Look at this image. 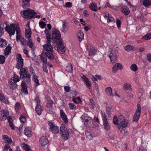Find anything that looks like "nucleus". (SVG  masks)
Returning <instances> with one entry per match:
<instances>
[{
  "mask_svg": "<svg viewBox=\"0 0 151 151\" xmlns=\"http://www.w3.org/2000/svg\"><path fill=\"white\" fill-rule=\"evenodd\" d=\"M52 39L53 43H55L57 46V50L58 52L63 53L65 52L62 39L61 38L60 33L59 31L55 28H53L52 34Z\"/></svg>",
  "mask_w": 151,
  "mask_h": 151,
  "instance_id": "1",
  "label": "nucleus"
},
{
  "mask_svg": "<svg viewBox=\"0 0 151 151\" xmlns=\"http://www.w3.org/2000/svg\"><path fill=\"white\" fill-rule=\"evenodd\" d=\"M21 14L22 17L28 19L35 18V14L36 13L33 10L28 8L26 10H23L21 12Z\"/></svg>",
  "mask_w": 151,
  "mask_h": 151,
  "instance_id": "2",
  "label": "nucleus"
},
{
  "mask_svg": "<svg viewBox=\"0 0 151 151\" xmlns=\"http://www.w3.org/2000/svg\"><path fill=\"white\" fill-rule=\"evenodd\" d=\"M40 59L41 61L45 64H46L47 63V57L48 59L51 60H53L54 56L53 54L51 53H46L43 52L40 55Z\"/></svg>",
  "mask_w": 151,
  "mask_h": 151,
  "instance_id": "3",
  "label": "nucleus"
},
{
  "mask_svg": "<svg viewBox=\"0 0 151 151\" xmlns=\"http://www.w3.org/2000/svg\"><path fill=\"white\" fill-rule=\"evenodd\" d=\"M100 113L103 121L104 129L107 131L111 128V125L109 123V120L107 119V116L105 112L101 111Z\"/></svg>",
  "mask_w": 151,
  "mask_h": 151,
  "instance_id": "4",
  "label": "nucleus"
},
{
  "mask_svg": "<svg viewBox=\"0 0 151 151\" xmlns=\"http://www.w3.org/2000/svg\"><path fill=\"white\" fill-rule=\"evenodd\" d=\"M60 133L61 137L65 140H67L69 136L68 131L65 125L62 124L60 128Z\"/></svg>",
  "mask_w": 151,
  "mask_h": 151,
  "instance_id": "5",
  "label": "nucleus"
},
{
  "mask_svg": "<svg viewBox=\"0 0 151 151\" xmlns=\"http://www.w3.org/2000/svg\"><path fill=\"white\" fill-rule=\"evenodd\" d=\"M48 124L49 126V129L52 133L56 134L59 132V127L54 123L48 122Z\"/></svg>",
  "mask_w": 151,
  "mask_h": 151,
  "instance_id": "6",
  "label": "nucleus"
},
{
  "mask_svg": "<svg viewBox=\"0 0 151 151\" xmlns=\"http://www.w3.org/2000/svg\"><path fill=\"white\" fill-rule=\"evenodd\" d=\"M5 30L9 33L10 37L14 35L16 31L15 24H11L10 26H6L5 29Z\"/></svg>",
  "mask_w": 151,
  "mask_h": 151,
  "instance_id": "7",
  "label": "nucleus"
},
{
  "mask_svg": "<svg viewBox=\"0 0 151 151\" xmlns=\"http://www.w3.org/2000/svg\"><path fill=\"white\" fill-rule=\"evenodd\" d=\"M141 112V107L140 104H138L135 113L134 114L133 119V121L137 122L139 119Z\"/></svg>",
  "mask_w": 151,
  "mask_h": 151,
  "instance_id": "8",
  "label": "nucleus"
},
{
  "mask_svg": "<svg viewBox=\"0 0 151 151\" xmlns=\"http://www.w3.org/2000/svg\"><path fill=\"white\" fill-rule=\"evenodd\" d=\"M51 42H46V43L43 45V49L46 51L45 52L50 53L53 54V47L50 44Z\"/></svg>",
  "mask_w": 151,
  "mask_h": 151,
  "instance_id": "9",
  "label": "nucleus"
},
{
  "mask_svg": "<svg viewBox=\"0 0 151 151\" xmlns=\"http://www.w3.org/2000/svg\"><path fill=\"white\" fill-rule=\"evenodd\" d=\"M117 52L115 50H112L109 56L110 58L111 61L112 63H115L117 61Z\"/></svg>",
  "mask_w": 151,
  "mask_h": 151,
  "instance_id": "10",
  "label": "nucleus"
},
{
  "mask_svg": "<svg viewBox=\"0 0 151 151\" xmlns=\"http://www.w3.org/2000/svg\"><path fill=\"white\" fill-rule=\"evenodd\" d=\"M9 115V113L8 111L2 110L0 113V120L1 121H4L6 120Z\"/></svg>",
  "mask_w": 151,
  "mask_h": 151,
  "instance_id": "11",
  "label": "nucleus"
},
{
  "mask_svg": "<svg viewBox=\"0 0 151 151\" xmlns=\"http://www.w3.org/2000/svg\"><path fill=\"white\" fill-rule=\"evenodd\" d=\"M17 68L18 69H21V68H22L23 65V60L22 58L21 55L20 54H17Z\"/></svg>",
  "mask_w": 151,
  "mask_h": 151,
  "instance_id": "12",
  "label": "nucleus"
},
{
  "mask_svg": "<svg viewBox=\"0 0 151 151\" xmlns=\"http://www.w3.org/2000/svg\"><path fill=\"white\" fill-rule=\"evenodd\" d=\"M32 32L29 27V22H28L26 24L25 29V36L28 39L30 38L31 37Z\"/></svg>",
  "mask_w": 151,
  "mask_h": 151,
  "instance_id": "13",
  "label": "nucleus"
},
{
  "mask_svg": "<svg viewBox=\"0 0 151 151\" xmlns=\"http://www.w3.org/2000/svg\"><path fill=\"white\" fill-rule=\"evenodd\" d=\"M81 77L86 84V86L89 89H91V84L89 80V79L85 75L83 74H81Z\"/></svg>",
  "mask_w": 151,
  "mask_h": 151,
  "instance_id": "14",
  "label": "nucleus"
},
{
  "mask_svg": "<svg viewBox=\"0 0 151 151\" xmlns=\"http://www.w3.org/2000/svg\"><path fill=\"white\" fill-rule=\"evenodd\" d=\"M21 92L25 94H27L28 93L27 86L24 81H23L21 83Z\"/></svg>",
  "mask_w": 151,
  "mask_h": 151,
  "instance_id": "15",
  "label": "nucleus"
},
{
  "mask_svg": "<svg viewBox=\"0 0 151 151\" xmlns=\"http://www.w3.org/2000/svg\"><path fill=\"white\" fill-rule=\"evenodd\" d=\"M19 74L20 77L22 79H25L27 75L30 74L29 73H27L26 70L24 68H21L19 71Z\"/></svg>",
  "mask_w": 151,
  "mask_h": 151,
  "instance_id": "16",
  "label": "nucleus"
},
{
  "mask_svg": "<svg viewBox=\"0 0 151 151\" xmlns=\"http://www.w3.org/2000/svg\"><path fill=\"white\" fill-rule=\"evenodd\" d=\"M63 25L61 31L65 33L67 32L68 29V24L67 22L65 20L62 21Z\"/></svg>",
  "mask_w": 151,
  "mask_h": 151,
  "instance_id": "17",
  "label": "nucleus"
},
{
  "mask_svg": "<svg viewBox=\"0 0 151 151\" xmlns=\"http://www.w3.org/2000/svg\"><path fill=\"white\" fill-rule=\"evenodd\" d=\"M40 142L42 145H45L48 143L47 137L46 136H42L40 139Z\"/></svg>",
  "mask_w": 151,
  "mask_h": 151,
  "instance_id": "18",
  "label": "nucleus"
},
{
  "mask_svg": "<svg viewBox=\"0 0 151 151\" xmlns=\"http://www.w3.org/2000/svg\"><path fill=\"white\" fill-rule=\"evenodd\" d=\"M47 102L46 104L47 110H48L49 112H50V111L52 109V105L54 104V102L52 100L50 99L47 100Z\"/></svg>",
  "mask_w": 151,
  "mask_h": 151,
  "instance_id": "19",
  "label": "nucleus"
},
{
  "mask_svg": "<svg viewBox=\"0 0 151 151\" xmlns=\"http://www.w3.org/2000/svg\"><path fill=\"white\" fill-rule=\"evenodd\" d=\"M60 114L64 122L65 123H67L68 122V119L67 116L62 109H61L60 111Z\"/></svg>",
  "mask_w": 151,
  "mask_h": 151,
  "instance_id": "20",
  "label": "nucleus"
},
{
  "mask_svg": "<svg viewBox=\"0 0 151 151\" xmlns=\"http://www.w3.org/2000/svg\"><path fill=\"white\" fill-rule=\"evenodd\" d=\"M122 12L125 15L129 14L130 13V11L129 8L127 6H123L121 8Z\"/></svg>",
  "mask_w": 151,
  "mask_h": 151,
  "instance_id": "21",
  "label": "nucleus"
},
{
  "mask_svg": "<svg viewBox=\"0 0 151 151\" xmlns=\"http://www.w3.org/2000/svg\"><path fill=\"white\" fill-rule=\"evenodd\" d=\"M84 124L88 127H91L92 126L93 124L91 121V117L88 118L84 122Z\"/></svg>",
  "mask_w": 151,
  "mask_h": 151,
  "instance_id": "22",
  "label": "nucleus"
},
{
  "mask_svg": "<svg viewBox=\"0 0 151 151\" xmlns=\"http://www.w3.org/2000/svg\"><path fill=\"white\" fill-rule=\"evenodd\" d=\"M2 138L6 143L10 144L12 142L11 138L6 135H3Z\"/></svg>",
  "mask_w": 151,
  "mask_h": 151,
  "instance_id": "23",
  "label": "nucleus"
},
{
  "mask_svg": "<svg viewBox=\"0 0 151 151\" xmlns=\"http://www.w3.org/2000/svg\"><path fill=\"white\" fill-rule=\"evenodd\" d=\"M22 6L24 8L27 9L29 6L30 0H22Z\"/></svg>",
  "mask_w": 151,
  "mask_h": 151,
  "instance_id": "24",
  "label": "nucleus"
},
{
  "mask_svg": "<svg viewBox=\"0 0 151 151\" xmlns=\"http://www.w3.org/2000/svg\"><path fill=\"white\" fill-rule=\"evenodd\" d=\"M31 128L29 127H27L24 130L25 134L28 137H31L32 136Z\"/></svg>",
  "mask_w": 151,
  "mask_h": 151,
  "instance_id": "25",
  "label": "nucleus"
},
{
  "mask_svg": "<svg viewBox=\"0 0 151 151\" xmlns=\"http://www.w3.org/2000/svg\"><path fill=\"white\" fill-rule=\"evenodd\" d=\"M35 110L37 114L39 115H40L41 114L42 112V107L41 105H36Z\"/></svg>",
  "mask_w": 151,
  "mask_h": 151,
  "instance_id": "26",
  "label": "nucleus"
},
{
  "mask_svg": "<svg viewBox=\"0 0 151 151\" xmlns=\"http://www.w3.org/2000/svg\"><path fill=\"white\" fill-rule=\"evenodd\" d=\"M89 7L91 10L93 11H96L97 10L98 8L96 3H90Z\"/></svg>",
  "mask_w": 151,
  "mask_h": 151,
  "instance_id": "27",
  "label": "nucleus"
},
{
  "mask_svg": "<svg viewBox=\"0 0 151 151\" xmlns=\"http://www.w3.org/2000/svg\"><path fill=\"white\" fill-rule=\"evenodd\" d=\"M14 109L17 114H19L21 110V105L19 102H17L16 103L14 106Z\"/></svg>",
  "mask_w": 151,
  "mask_h": 151,
  "instance_id": "28",
  "label": "nucleus"
},
{
  "mask_svg": "<svg viewBox=\"0 0 151 151\" xmlns=\"http://www.w3.org/2000/svg\"><path fill=\"white\" fill-rule=\"evenodd\" d=\"M38 77L35 74H34L32 76L33 80L35 83V87H37L40 85L39 80L38 79Z\"/></svg>",
  "mask_w": 151,
  "mask_h": 151,
  "instance_id": "29",
  "label": "nucleus"
},
{
  "mask_svg": "<svg viewBox=\"0 0 151 151\" xmlns=\"http://www.w3.org/2000/svg\"><path fill=\"white\" fill-rule=\"evenodd\" d=\"M7 119L8 121L11 128L13 129H15V127L14 126L12 122V119L11 116L9 115Z\"/></svg>",
  "mask_w": 151,
  "mask_h": 151,
  "instance_id": "30",
  "label": "nucleus"
},
{
  "mask_svg": "<svg viewBox=\"0 0 151 151\" xmlns=\"http://www.w3.org/2000/svg\"><path fill=\"white\" fill-rule=\"evenodd\" d=\"M22 148L26 151H30L31 150L30 146L24 143H22L21 145Z\"/></svg>",
  "mask_w": 151,
  "mask_h": 151,
  "instance_id": "31",
  "label": "nucleus"
},
{
  "mask_svg": "<svg viewBox=\"0 0 151 151\" xmlns=\"http://www.w3.org/2000/svg\"><path fill=\"white\" fill-rule=\"evenodd\" d=\"M6 45V40L3 38H0V47H5Z\"/></svg>",
  "mask_w": 151,
  "mask_h": 151,
  "instance_id": "32",
  "label": "nucleus"
},
{
  "mask_svg": "<svg viewBox=\"0 0 151 151\" xmlns=\"http://www.w3.org/2000/svg\"><path fill=\"white\" fill-rule=\"evenodd\" d=\"M0 101L6 104H9V101L8 99H6L3 95L0 93Z\"/></svg>",
  "mask_w": 151,
  "mask_h": 151,
  "instance_id": "33",
  "label": "nucleus"
},
{
  "mask_svg": "<svg viewBox=\"0 0 151 151\" xmlns=\"http://www.w3.org/2000/svg\"><path fill=\"white\" fill-rule=\"evenodd\" d=\"M11 50V46L9 45L6 48L4 52L6 55H7L10 53Z\"/></svg>",
  "mask_w": 151,
  "mask_h": 151,
  "instance_id": "34",
  "label": "nucleus"
},
{
  "mask_svg": "<svg viewBox=\"0 0 151 151\" xmlns=\"http://www.w3.org/2000/svg\"><path fill=\"white\" fill-rule=\"evenodd\" d=\"M124 49L127 51H130L134 50L135 48L133 46L128 45L124 47Z\"/></svg>",
  "mask_w": 151,
  "mask_h": 151,
  "instance_id": "35",
  "label": "nucleus"
},
{
  "mask_svg": "<svg viewBox=\"0 0 151 151\" xmlns=\"http://www.w3.org/2000/svg\"><path fill=\"white\" fill-rule=\"evenodd\" d=\"M106 91L107 95L110 96H113V94L112 93V90L111 87H109L106 88Z\"/></svg>",
  "mask_w": 151,
  "mask_h": 151,
  "instance_id": "36",
  "label": "nucleus"
},
{
  "mask_svg": "<svg viewBox=\"0 0 151 151\" xmlns=\"http://www.w3.org/2000/svg\"><path fill=\"white\" fill-rule=\"evenodd\" d=\"M77 35L79 40L80 41H81L83 39L84 34L81 30H79L78 32Z\"/></svg>",
  "mask_w": 151,
  "mask_h": 151,
  "instance_id": "37",
  "label": "nucleus"
},
{
  "mask_svg": "<svg viewBox=\"0 0 151 151\" xmlns=\"http://www.w3.org/2000/svg\"><path fill=\"white\" fill-rule=\"evenodd\" d=\"M142 4L145 6H148L151 5V0H143Z\"/></svg>",
  "mask_w": 151,
  "mask_h": 151,
  "instance_id": "38",
  "label": "nucleus"
},
{
  "mask_svg": "<svg viewBox=\"0 0 151 151\" xmlns=\"http://www.w3.org/2000/svg\"><path fill=\"white\" fill-rule=\"evenodd\" d=\"M10 83L11 85L10 86V88L12 89V90L17 88L18 86L16 82L14 81L12 82V81H11Z\"/></svg>",
  "mask_w": 151,
  "mask_h": 151,
  "instance_id": "39",
  "label": "nucleus"
},
{
  "mask_svg": "<svg viewBox=\"0 0 151 151\" xmlns=\"http://www.w3.org/2000/svg\"><path fill=\"white\" fill-rule=\"evenodd\" d=\"M66 69L68 72H71L73 71V68L71 63L68 64V65L66 67Z\"/></svg>",
  "mask_w": 151,
  "mask_h": 151,
  "instance_id": "40",
  "label": "nucleus"
},
{
  "mask_svg": "<svg viewBox=\"0 0 151 151\" xmlns=\"http://www.w3.org/2000/svg\"><path fill=\"white\" fill-rule=\"evenodd\" d=\"M131 70L134 72H136L138 70L137 65L134 64H132L130 66Z\"/></svg>",
  "mask_w": 151,
  "mask_h": 151,
  "instance_id": "41",
  "label": "nucleus"
},
{
  "mask_svg": "<svg viewBox=\"0 0 151 151\" xmlns=\"http://www.w3.org/2000/svg\"><path fill=\"white\" fill-rule=\"evenodd\" d=\"M21 77H19L16 74H14L12 81L16 82L19 81Z\"/></svg>",
  "mask_w": 151,
  "mask_h": 151,
  "instance_id": "42",
  "label": "nucleus"
},
{
  "mask_svg": "<svg viewBox=\"0 0 151 151\" xmlns=\"http://www.w3.org/2000/svg\"><path fill=\"white\" fill-rule=\"evenodd\" d=\"M96 52V50L93 47L90 48V50L89 51V54L90 56L94 55Z\"/></svg>",
  "mask_w": 151,
  "mask_h": 151,
  "instance_id": "43",
  "label": "nucleus"
},
{
  "mask_svg": "<svg viewBox=\"0 0 151 151\" xmlns=\"http://www.w3.org/2000/svg\"><path fill=\"white\" fill-rule=\"evenodd\" d=\"M85 135L86 138L89 139H91L93 138L92 134L88 131H86Z\"/></svg>",
  "mask_w": 151,
  "mask_h": 151,
  "instance_id": "44",
  "label": "nucleus"
},
{
  "mask_svg": "<svg viewBox=\"0 0 151 151\" xmlns=\"http://www.w3.org/2000/svg\"><path fill=\"white\" fill-rule=\"evenodd\" d=\"M120 126L123 128H125L127 126V123L125 120H124L119 122Z\"/></svg>",
  "mask_w": 151,
  "mask_h": 151,
  "instance_id": "45",
  "label": "nucleus"
},
{
  "mask_svg": "<svg viewBox=\"0 0 151 151\" xmlns=\"http://www.w3.org/2000/svg\"><path fill=\"white\" fill-rule=\"evenodd\" d=\"M143 39L145 40H149L151 39V32L148 33L142 37Z\"/></svg>",
  "mask_w": 151,
  "mask_h": 151,
  "instance_id": "46",
  "label": "nucleus"
},
{
  "mask_svg": "<svg viewBox=\"0 0 151 151\" xmlns=\"http://www.w3.org/2000/svg\"><path fill=\"white\" fill-rule=\"evenodd\" d=\"M113 123L114 124L116 125H118V123H119L118 118L116 116H114L113 119Z\"/></svg>",
  "mask_w": 151,
  "mask_h": 151,
  "instance_id": "47",
  "label": "nucleus"
},
{
  "mask_svg": "<svg viewBox=\"0 0 151 151\" xmlns=\"http://www.w3.org/2000/svg\"><path fill=\"white\" fill-rule=\"evenodd\" d=\"M89 104L90 106V107L93 109L94 108L95 106V102L93 99L90 100V103Z\"/></svg>",
  "mask_w": 151,
  "mask_h": 151,
  "instance_id": "48",
  "label": "nucleus"
},
{
  "mask_svg": "<svg viewBox=\"0 0 151 151\" xmlns=\"http://www.w3.org/2000/svg\"><path fill=\"white\" fill-rule=\"evenodd\" d=\"M28 39V42L27 43V45L30 48H32L33 45V43L31 39L29 38Z\"/></svg>",
  "mask_w": 151,
  "mask_h": 151,
  "instance_id": "49",
  "label": "nucleus"
},
{
  "mask_svg": "<svg viewBox=\"0 0 151 151\" xmlns=\"http://www.w3.org/2000/svg\"><path fill=\"white\" fill-rule=\"evenodd\" d=\"M31 76L30 74H28L27 76L26 80L24 81L25 82V81L28 84L30 83L31 81Z\"/></svg>",
  "mask_w": 151,
  "mask_h": 151,
  "instance_id": "50",
  "label": "nucleus"
},
{
  "mask_svg": "<svg viewBox=\"0 0 151 151\" xmlns=\"http://www.w3.org/2000/svg\"><path fill=\"white\" fill-rule=\"evenodd\" d=\"M90 117L87 114H84L82 116L81 118L83 120L85 121Z\"/></svg>",
  "mask_w": 151,
  "mask_h": 151,
  "instance_id": "51",
  "label": "nucleus"
},
{
  "mask_svg": "<svg viewBox=\"0 0 151 151\" xmlns=\"http://www.w3.org/2000/svg\"><path fill=\"white\" fill-rule=\"evenodd\" d=\"M131 85L129 83H126L124 85L123 89L124 90H128L130 88Z\"/></svg>",
  "mask_w": 151,
  "mask_h": 151,
  "instance_id": "52",
  "label": "nucleus"
},
{
  "mask_svg": "<svg viewBox=\"0 0 151 151\" xmlns=\"http://www.w3.org/2000/svg\"><path fill=\"white\" fill-rule=\"evenodd\" d=\"M36 105H40V101L38 96H36L34 99Z\"/></svg>",
  "mask_w": 151,
  "mask_h": 151,
  "instance_id": "53",
  "label": "nucleus"
},
{
  "mask_svg": "<svg viewBox=\"0 0 151 151\" xmlns=\"http://www.w3.org/2000/svg\"><path fill=\"white\" fill-rule=\"evenodd\" d=\"M5 58L4 57L1 55H0V63L3 64L5 61Z\"/></svg>",
  "mask_w": 151,
  "mask_h": 151,
  "instance_id": "54",
  "label": "nucleus"
},
{
  "mask_svg": "<svg viewBox=\"0 0 151 151\" xmlns=\"http://www.w3.org/2000/svg\"><path fill=\"white\" fill-rule=\"evenodd\" d=\"M116 23L117 25V26L118 28H119L121 25V22L120 20L118 19H116Z\"/></svg>",
  "mask_w": 151,
  "mask_h": 151,
  "instance_id": "55",
  "label": "nucleus"
},
{
  "mask_svg": "<svg viewBox=\"0 0 151 151\" xmlns=\"http://www.w3.org/2000/svg\"><path fill=\"white\" fill-rule=\"evenodd\" d=\"M68 104L69 106V108L73 110L76 108V106L73 103H70L69 104Z\"/></svg>",
  "mask_w": 151,
  "mask_h": 151,
  "instance_id": "56",
  "label": "nucleus"
},
{
  "mask_svg": "<svg viewBox=\"0 0 151 151\" xmlns=\"http://www.w3.org/2000/svg\"><path fill=\"white\" fill-rule=\"evenodd\" d=\"M46 37L47 40L46 42H51L50 35L49 33L46 34Z\"/></svg>",
  "mask_w": 151,
  "mask_h": 151,
  "instance_id": "57",
  "label": "nucleus"
},
{
  "mask_svg": "<svg viewBox=\"0 0 151 151\" xmlns=\"http://www.w3.org/2000/svg\"><path fill=\"white\" fill-rule=\"evenodd\" d=\"M20 42H21L22 45H26L27 43V40L24 37L22 39Z\"/></svg>",
  "mask_w": 151,
  "mask_h": 151,
  "instance_id": "58",
  "label": "nucleus"
},
{
  "mask_svg": "<svg viewBox=\"0 0 151 151\" xmlns=\"http://www.w3.org/2000/svg\"><path fill=\"white\" fill-rule=\"evenodd\" d=\"M19 119L20 121L22 123L26 121V118L25 117L22 115L21 116Z\"/></svg>",
  "mask_w": 151,
  "mask_h": 151,
  "instance_id": "59",
  "label": "nucleus"
},
{
  "mask_svg": "<svg viewBox=\"0 0 151 151\" xmlns=\"http://www.w3.org/2000/svg\"><path fill=\"white\" fill-rule=\"evenodd\" d=\"M107 23H109L111 22H114L115 20L114 19L111 17H108V18L107 19Z\"/></svg>",
  "mask_w": 151,
  "mask_h": 151,
  "instance_id": "60",
  "label": "nucleus"
},
{
  "mask_svg": "<svg viewBox=\"0 0 151 151\" xmlns=\"http://www.w3.org/2000/svg\"><path fill=\"white\" fill-rule=\"evenodd\" d=\"M39 24L40 27L42 28H44L46 25L45 22L43 21H41L40 22Z\"/></svg>",
  "mask_w": 151,
  "mask_h": 151,
  "instance_id": "61",
  "label": "nucleus"
},
{
  "mask_svg": "<svg viewBox=\"0 0 151 151\" xmlns=\"http://www.w3.org/2000/svg\"><path fill=\"white\" fill-rule=\"evenodd\" d=\"M118 118L119 122L125 120L123 116L121 115V114L119 116Z\"/></svg>",
  "mask_w": 151,
  "mask_h": 151,
  "instance_id": "62",
  "label": "nucleus"
},
{
  "mask_svg": "<svg viewBox=\"0 0 151 151\" xmlns=\"http://www.w3.org/2000/svg\"><path fill=\"white\" fill-rule=\"evenodd\" d=\"M70 93L72 94V96L73 97L76 96L77 94V93L76 90L71 91L70 92Z\"/></svg>",
  "mask_w": 151,
  "mask_h": 151,
  "instance_id": "63",
  "label": "nucleus"
},
{
  "mask_svg": "<svg viewBox=\"0 0 151 151\" xmlns=\"http://www.w3.org/2000/svg\"><path fill=\"white\" fill-rule=\"evenodd\" d=\"M146 56L148 61L151 62V54H147V55Z\"/></svg>",
  "mask_w": 151,
  "mask_h": 151,
  "instance_id": "64",
  "label": "nucleus"
}]
</instances>
